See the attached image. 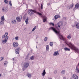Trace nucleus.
<instances>
[{
  "instance_id": "1",
  "label": "nucleus",
  "mask_w": 79,
  "mask_h": 79,
  "mask_svg": "<svg viewBox=\"0 0 79 79\" xmlns=\"http://www.w3.org/2000/svg\"><path fill=\"white\" fill-rule=\"evenodd\" d=\"M65 43L69 48H71V49L75 50V53L77 52V53H79V49L75 47L74 44H73V43H66V42H65Z\"/></svg>"
},
{
  "instance_id": "2",
  "label": "nucleus",
  "mask_w": 79,
  "mask_h": 79,
  "mask_svg": "<svg viewBox=\"0 0 79 79\" xmlns=\"http://www.w3.org/2000/svg\"><path fill=\"white\" fill-rule=\"evenodd\" d=\"M63 26V22H62L59 21V22L57 23L56 25V27L57 28L60 29V27H61V26Z\"/></svg>"
},
{
  "instance_id": "3",
  "label": "nucleus",
  "mask_w": 79,
  "mask_h": 79,
  "mask_svg": "<svg viewBox=\"0 0 79 79\" xmlns=\"http://www.w3.org/2000/svg\"><path fill=\"white\" fill-rule=\"evenodd\" d=\"M50 29H52L53 31L56 34H60V31H58L56 30V29L55 28L53 27H50Z\"/></svg>"
},
{
  "instance_id": "4",
  "label": "nucleus",
  "mask_w": 79,
  "mask_h": 79,
  "mask_svg": "<svg viewBox=\"0 0 79 79\" xmlns=\"http://www.w3.org/2000/svg\"><path fill=\"white\" fill-rule=\"evenodd\" d=\"M1 21L0 22V23L2 25H3V24H4V21H5V18H4V16H2L1 18Z\"/></svg>"
},
{
  "instance_id": "5",
  "label": "nucleus",
  "mask_w": 79,
  "mask_h": 79,
  "mask_svg": "<svg viewBox=\"0 0 79 79\" xmlns=\"http://www.w3.org/2000/svg\"><path fill=\"white\" fill-rule=\"evenodd\" d=\"M29 65V62H26L24 63L23 66L25 68H27Z\"/></svg>"
},
{
  "instance_id": "6",
  "label": "nucleus",
  "mask_w": 79,
  "mask_h": 79,
  "mask_svg": "<svg viewBox=\"0 0 79 79\" xmlns=\"http://www.w3.org/2000/svg\"><path fill=\"white\" fill-rule=\"evenodd\" d=\"M8 36H7L5 38V40H3L2 41L3 44H6V42H7V40L8 39Z\"/></svg>"
},
{
  "instance_id": "7",
  "label": "nucleus",
  "mask_w": 79,
  "mask_h": 79,
  "mask_svg": "<svg viewBox=\"0 0 79 79\" xmlns=\"http://www.w3.org/2000/svg\"><path fill=\"white\" fill-rule=\"evenodd\" d=\"M2 10L4 12H5V13H6L7 11H8V9L7 7H4L2 8Z\"/></svg>"
},
{
  "instance_id": "8",
  "label": "nucleus",
  "mask_w": 79,
  "mask_h": 79,
  "mask_svg": "<svg viewBox=\"0 0 79 79\" xmlns=\"http://www.w3.org/2000/svg\"><path fill=\"white\" fill-rule=\"evenodd\" d=\"M29 11H30V14H31V15L33 14L32 13H36V12L35 10H33L32 9H30L29 10Z\"/></svg>"
},
{
  "instance_id": "9",
  "label": "nucleus",
  "mask_w": 79,
  "mask_h": 79,
  "mask_svg": "<svg viewBox=\"0 0 79 79\" xmlns=\"http://www.w3.org/2000/svg\"><path fill=\"white\" fill-rule=\"evenodd\" d=\"M13 46L14 47L16 48L18 46V44L16 42H14L13 44Z\"/></svg>"
},
{
  "instance_id": "10",
  "label": "nucleus",
  "mask_w": 79,
  "mask_h": 79,
  "mask_svg": "<svg viewBox=\"0 0 79 79\" xmlns=\"http://www.w3.org/2000/svg\"><path fill=\"white\" fill-rule=\"evenodd\" d=\"M75 27L77 29H79V23L77 22L75 23Z\"/></svg>"
},
{
  "instance_id": "11",
  "label": "nucleus",
  "mask_w": 79,
  "mask_h": 79,
  "mask_svg": "<svg viewBox=\"0 0 79 79\" xmlns=\"http://www.w3.org/2000/svg\"><path fill=\"white\" fill-rule=\"evenodd\" d=\"M11 23L13 24H15L16 23V19H13L11 20Z\"/></svg>"
},
{
  "instance_id": "12",
  "label": "nucleus",
  "mask_w": 79,
  "mask_h": 79,
  "mask_svg": "<svg viewBox=\"0 0 79 79\" xmlns=\"http://www.w3.org/2000/svg\"><path fill=\"white\" fill-rule=\"evenodd\" d=\"M16 20L17 22L19 23V22H21V18L19 17H16Z\"/></svg>"
},
{
  "instance_id": "13",
  "label": "nucleus",
  "mask_w": 79,
  "mask_h": 79,
  "mask_svg": "<svg viewBox=\"0 0 79 79\" xmlns=\"http://www.w3.org/2000/svg\"><path fill=\"white\" fill-rule=\"evenodd\" d=\"M73 78L75 79H78V77L76 75V74H73Z\"/></svg>"
},
{
  "instance_id": "14",
  "label": "nucleus",
  "mask_w": 79,
  "mask_h": 79,
  "mask_svg": "<svg viewBox=\"0 0 79 79\" xmlns=\"http://www.w3.org/2000/svg\"><path fill=\"white\" fill-rule=\"evenodd\" d=\"M73 6H74V4L73 3H72V4H71L69 6L68 8V9H70V8H72Z\"/></svg>"
},
{
  "instance_id": "15",
  "label": "nucleus",
  "mask_w": 79,
  "mask_h": 79,
  "mask_svg": "<svg viewBox=\"0 0 79 79\" xmlns=\"http://www.w3.org/2000/svg\"><path fill=\"white\" fill-rule=\"evenodd\" d=\"M59 37L60 39H61V40H64V38L63 37L62 35L59 34Z\"/></svg>"
},
{
  "instance_id": "16",
  "label": "nucleus",
  "mask_w": 79,
  "mask_h": 79,
  "mask_svg": "<svg viewBox=\"0 0 79 79\" xmlns=\"http://www.w3.org/2000/svg\"><path fill=\"white\" fill-rule=\"evenodd\" d=\"M46 74V72H45V70H44L43 71V73H42V75L43 76V77H44Z\"/></svg>"
},
{
  "instance_id": "17",
  "label": "nucleus",
  "mask_w": 79,
  "mask_h": 79,
  "mask_svg": "<svg viewBox=\"0 0 79 79\" xmlns=\"http://www.w3.org/2000/svg\"><path fill=\"white\" fill-rule=\"evenodd\" d=\"M7 35H8V33L7 32H6L5 33V34L4 35H3L2 37V38H6L7 37Z\"/></svg>"
},
{
  "instance_id": "18",
  "label": "nucleus",
  "mask_w": 79,
  "mask_h": 79,
  "mask_svg": "<svg viewBox=\"0 0 79 79\" xmlns=\"http://www.w3.org/2000/svg\"><path fill=\"white\" fill-rule=\"evenodd\" d=\"M36 13L39 15V16H40L42 18H44V17L43 16V15H42V14L39 12H37Z\"/></svg>"
},
{
  "instance_id": "19",
  "label": "nucleus",
  "mask_w": 79,
  "mask_h": 79,
  "mask_svg": "<svg viewBox=\"0 0 79 79\" xmlns=\"http://www.w3.org/2000/svg\"><path fill=\"white\" fill-rule=\"evenodd\" d=\"M54 18L55 19H57L60 18V15H56L54 17Z\"/></svg>"
},
{
  "instance_id": "20",
  "label": "nucleus",
  "mask_w": 79,
  "mask_h": 79,
  "mask_svg": "<svg viewBox=\"0 0 79 79\" xmlns=\"http://www.w3.org/2000/svg\"><path fill=\"white\" fill-rule=\"evenodd\" d=\"M19 48H18L16 50V52L17 54H19V50L20 49Z\"/></svg>"
},
{
  "instance_id": "21",
  "label": "nucleus",
  "mask_w": 79,
  "mask_h": 79,
  "mask_svg": "<svg viewBox=\"0 0 79 79\" xmlns=\"http://www.w3.org/2000/svg\"><path fill=\"white\" fill-rule=\"evenodd\" d=\"M54 56H56V55H59V52H58V51H56V52H55L54 53Z\"/></svg>"
},
{
  "instance_id": "22",
  "label": "nucleus",
  "mask_w": 79,
  "mask_h": 79,
  "mask_svg": "<svg viewBox=\"0 0 79 79\" xmlns=\"http://www.w3.org/2000/svg\"><path fill=\"white\" fill-rule=\"evenodd\" d=\"M64 49L65 51H70V49L67 47L64 48Z\"/></svg>"
},
{
  "instance_id": "23",
  "label": "nucleus",
  "mask_w": 79,
  "mask_h": 79,
  "mask_svg": "<svg viewBox=\"0 0 79 79\" xmlns=\"http://www.w3.org/2000/svg\"><path fill=\"white\" fill-rule=\"evenodd\" d=\"M75 7L77 9H78L79 8V4L78 3H77L75 5Z\"/></svg>"
},
{
  "instance_id": "24",
  "label": "nucleus",
  "mask_w": 79,
  "mask_h": 79,
  "mask_svg": "<svg viewBox=\"0 0 79 79\" xmlns=\"http://www.w3.org/2000/svg\"><path fill=\"white\" fill-rule=\"evenodd\" d=\"M27 76L29 78L31 77V74L28 73H27Z\"/></svg>"
},
{
  "instance_id": "25",
  "label": "nucleus",
  "mask_w": 79,
  "mask_h": 79,
  "mask_svg": "<svg viewBox=\"0 0 79 79\" xmlns=\"http://www.w3.org/2000/svg\"><path fill=\"white\" fill-rule=\"evenodd\" d=\"M28 18H27L25 20V22L27 24H28Z\"/></svg>"
},
{
  "instance_id": "26",
  "label": "nucleus",
  "mask_w": 79,
  "mask_h": 79,
  "mask_svg": "<svg viewBox=\"0 0 79 79\" xmlns=\"http://www.w3.org/2000/svg\"><path fill=\"white\" fill-rule=\"evenodd\" d=\"M68 39H71V35L69 34L67 36Z\"/></svg>"
},
{
  "instance_id": "27",
  "label": "nucleus",
  "mask_w": 79,
  "mask_h": 79,
  "mask_svg": "<svg viewBox=\"0 0 79 79\" xmlns=\"http://www.w3.org/2000/svg\"><path fill=\"white\" fill-rule=\"evenodd\" d=\"M76 70H77V72L78 73L79 72V68L78 67V66H77L76 67Z\"/></svg>"
},
{
  "instance_id": "28",
  "label": "nucleus",
  "mask_w": 79,
  "mask_h": 79,
  "mask_svg": "<svg viewBox=\"0 0 79 79\" xmlns=\"http://www.w3.org/2000/svg\"><path fill=\"white\" fill-rule=\"evenodd\" d=\"M47 39H48V38H47V37H45L44 40V42H46L47 40Z\"/></svg>"
},
{
  "instance_id": "29",
  "label": "nucleus",
  "mask_w": 79,
  "mask_h": 79,
  "mask_svg": "<svg viewBox=\"0 0 79 79\" xmlns=\"http://www.w3.org/2000/svg\"><path fill=\"white\" fill-rule=\"evenodd\" d=\"M46 50H49V46H48V45H47L46 47Z\"/></svg>"
},
{
  "instance_id": "30",
  "label": "nucleus",
  "mask_w": 79,
  "mask_h": 79,
  "mask_svg": "<svg viewBox=\"0 0 79 79\" xmlns=\"http://www.w3.org/2000/svg\"><path fill=\"white\" fill-rule=\"evenodd\" d=\"M4 2L5 3H6V5H8V1L6 0H5Z\"/></svg>"
},
{
  "instance_id": "31",
  "label": "nucleus",
  "mask_w": 79,
  "mask_h": 79,
  "mask_svg": "<svg viewBox=\"0 0 79 79\" xmlns=\"http://www.w3.org/2000/svg\"><path fill=\"white\" fill-rule=\"evenodd\" d=\"M36 26H35L34 28H33V29L32 30V31H35V29H36Z\"/></svg>"
},
{
  "instance_id": "32",
  "label": "nucleus",
  "mask_w": 79,
  "mask_h": 79,
  "mask_svg": "<svg viewBox=\"0 0 79 79\" xmlns=\"http://www.w3.org/2000/svg\"><path fill=\"white\" fill-rule=\"evenodd\" d=\"M50 46H53V43L52 42H51L50 43Z\"/></svg>"
},
{
  "instance_id": "33",
  "label": "nucleus",
  "mask_w": 79,
  "mask_h": 79,
  "mask_svg": "<svg viewBox=\"0 0 79 79\" xmlns=\"http://www.w3.org/2000/svg\"><path fill=\"white\" fill-rule=\"evenodd\" d=\"M61 73L62 74H64L65 73V71L62 70V72H61Z\"/></svg>"
},
{
  "instance_id": "34",
  "label": "nucleus",
  "mask_w": 79,
  "mask_h": 79,
  "mask_svg": "<svg viewBox=\"0 0 79 79\" xmlns=\"http://www.w3.org/2000/svg\"><path fill=\"white\" fill-rule=\"evenodd\" d=\"M9 5L11 6H12V4L11 3V1H9Z\"/></svg>"
},
{
  "instance_id": "35",
  "label": "nucleus",
  "mask_w": 79,
  "mask_h": 79,
  "mask_svg": "<svg viewBox=\"0 0 79 79\" xmlns=\"http://www.w3.org/2000/svg\"><path fill=\"white\" fill-rule=\"evenodd\" d=\"M43 21L44 23H45L46 21H47V19H43Z\"/></svg>"
},
{
  "instance_id": "36",
  "label": "nucleus",
  "mask_w": 79,
  "mask_h": 79,
  "mask_svg": "<svg viewBox=\"0 0 79 79\" xmlns=\"http://www.w3.org/2000/svg\"><path fill=\"white\" fill-rule=\"evenodd\" d=\"M34 58V57L33 56H32L30 57L31 60H33Z\"/></svg>"
},
{
  "instance_id": "37",
  "label": "nucleus",
  "mask_w": 79,
  "mask_h": 79,
  "mask_svg": "<svg viewBox=\"0 0 79 79\" xmlns=\"http://www.w3.org/2000/svg\"><path fill=\"white\" fill-rule=\"evenodd\" d=\"M40 8L41 10L43 9V5L42 4H41V5Z\"/></svg>"
},
{
  "instance_id": "38",
  "label": "nucleus",
  "mask_w": 79,
  "mask_h": 79,
  "mask_svg": "<svg viewBox=\"0 0 79 79\" xmlns=\"http://www.w3.org/2000/svg\"><path fill=\"white\" fill-rule=\"evenodd\" d=\"M7 63L8 62H7V61H6L4 63V64H5V65H6V64H7Z\"/></svg>"
},
{
  "instance_id": "39",
  "label": "nucleus",
  "mask_w": 79,
  "mask_h": 79,
  "mask_svg": "<svg viewBox=\"0 0 79 79\" xmlns=\"http://www.w3.org/2000/svg\"><path fill=\"white\" fill-rule=\"evenodd\" d=\"M15 39L16 40H18V36H16L15 37Z\"/></svg>"
},
{
  "instance_id": "40",
  "label": "nucleus",
  "mask_w": 79,
  "mask_h": 79,
  "mask_svg": "<svg viewBox=\"0 0 79 79\" xmlns=\"http://www.w3.org/2000/svg\"><path fill=\"white\" fill-rule=\"evenodd\" d=\"M63 79H66V77H63Z\"/></svg>"
},
{
  "instance_id": "41",
  "label": "nucleus",
  "mask_w": 79,
  "mask_h": 79,
  "mask_svg": "<svg viewBox=\"0 0 79 79\" xmlns=\"http://www.w3.org/2000/svg\"><path fill=\"white\" fill-rule=\"evenodd\" d=\"M52 23H49V24H50V25H52Z\"/></svg>"
},
{
  "instance_id": "42",
  "label": "nucleus",
  "mask_w": 79,
  "mask_h": 79,
  "mask_svg": "<svg viewBox=\"0 0 79 79\" xmlns=\"http://www.w3.org/2000/svg\"><path fill=\"white\" fill-rule=\"evenodd\" d=\"M52 25L53 26L54 25H55V24H54V23H52Z\"/></svg>"
},
{
  "instance_id": "43",
  "label": "nucleus",
  "mask_w": 79,
  "mask_h": 79,
  "mask_svg": "<svg viewBox=\"0 0 79 79\" xmlns=\"http://www.w3.org/2000/svg\"><path fill=\"white\" fill-rule=\"evenodd\" d=\"M2 76V75L1 74H0V77Z\"/></svg>"
},
{
  "instance_id": "44",
  "label": "nucleus",
  "mask_w": 79,
  "mask_h": 79,
  "mask_svg": "<svg viewBox=\"0 0 79 79\" xmlns=\"http://www.w3.org/2000/svg\"><path fill=\"white\" fill-rule=\"evenodd\" d=\"M1 60H3V58H2V57L1 58Z\"/></svg>"
},
{
  "instance_id": "45",
  "label": "nucleus",
  "mask_w": 79,
  "mask_h": 79,
  "mask_svg": "<svg viewBox=\"0 0 79 79\" xmlns=\"http://www.w3.org/2000/svg\"><path fill=\"white\" fill-rule=\"evenodd\" d=\"M48 79H52V78H49Z\"/></svg>"
}]
</instances>
